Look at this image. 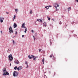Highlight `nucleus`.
<instances>
[{"label":"nucleus","mask_w":78,"mask_h":78,"mask_svg":"<svg viewBox=\"0 0 78 78\" xmlns=\"http://www.w3.org/2000/svg\"><path fill=\"white\" fill-rule=\"evenodd\" d=\"M9 58L10 61H12V59H13V57H12V55L10 54L9 55Z\"/></svg>","instance_id":"f03ea898"},{"label":"nucleus","mask_w":78,"mask_h":78,"mask_svg":"<svg viewBox=\"0 0 78 78\" xmlns=\"http://www.w3.org/2000/svg\"><path fill=\"white\" fill-rule=\"evenodd\" d=\"M31 32H32V33H34V31L33 30H32Z\"/></svg>","instance_id":"bb28decb"},{"label":"nucleus","mask_w":78,"mask_h":78,"mask_svg":"<svg viewBox=\"0 0 78 78\" xmlns=\"http://www.w3.org/2000/svg\"><path fill=\"white\" fill-rule=\"evenodd\" d=\"M62 24V22H61V21H60V22H59V24H60L61 25V24Z\"/></svg>","instance_id":"393cba45"},{"label":"nucleus","mask_w":78,"mask_h":78,"mask_svg":"<svg viewBox=\"0 0 78 78\" xmlns=\"http://www.w3.org/2000/svg\"><path fill=\"white\" fill-rule=\"evenodd\" d=\"M13 27L14 28H16V27H17V24H16V23H14Z\"/></svg>","instance_id":"9b49d317"},{"label":"nucleus","mask_w":78,"mask_h":78,"mask_svg":"<svg viewBox=\"0 0 78 78\" xmlns=\"http://www.w3.org/2000/svg\"><path fill=\"white\" fill-rule=\"evenodd\" d=\"M54 59H55V58H54Z\"/></svg>","instance_id":"e433bc0d"},{"label":"nucleus","mask_w":78,"mask_h":78,"mask_svg":"<svg viewBox=\"0 0 78 78\" xmlns=\"http://www.w3.org/2000/svg\"><path fill=\"white\" fill-rule=\"evenodd\" d=\"M22 69V67L20 66L18 68H17V66H16L14 68V69L15 70H16V69H17L18 70H21Z\"/></svg>","instance_id":"7ed1b4c3"},{"label":"nucleus","mask_w":78,"mask_h":78,"mask_svg":"<svg viewBox=\"0 0 78 78\" xmlns=\"http://www.w3.org/2000/svg\"><path fill=\"white\" fill-rule=\"evenodd\" d=\"M9 33H13V30H12L11 27H10V28H9Z\"/></svg>","instance_id":"39448f33"},{"label":"nucleus","mask_w":78,"mask_h":78,"mask_svg":"<svg viewBox=\"0 0 78 78\" xmlns=\"http://www.w3.org/2000/svg\"><path fill=\"white\" fill-rule=\"evenodd\" d=\"M24 25H25V23H23L21 27L22 28H23L24 27Z\"/></svg>","instance_id":"a211bd4d"},{"label":"nucleus","mask_w":78,"mask_h":78,"mask_svg":"<svg viewBox=\"0 0 78 78\" xmlns=\"http://www.w3.org/2000/svg\"><path fill=\"white\" fill-rule=\"evenodd\" d=\"M15 63H16V64H19V61L17 60H16V61H15Z\"/></svg>","instance_id":"ddd939ff"},{"label":"nucleus","mask_w":78,"mask_h":78,"mask_svg":"<svg viewBox=\"0 0 78 78\" xmlns=\"http://www.w3.org/2000/svg\"><path fill=\"white\" fill-rule=\"evenodd\" d=\"M30 13L32 14V10H30Z\"/></svg>","instance_id":"a878e982"},{"label":"nucleus","mask_w":78,"mask_h":78,"mask_svg":"<svg viewBox=\"0 0 78 78\" xmlns=\"http://www.w3.org/2000/svg\"><path fill=\"white\" fill-rule=\"evenodd\" d=\"M15 11L16 12L17 14V12H18V9H15Z\"/></svg>","instance_id":"f3484780"},{"label":"nucleus","mask_w":78,"mask_h":78,"mask_svg":"<svg viewBox=\"0 0 78 78\" xmlns=\"http://www.w3.org/2000/svg\"><path fill=\"white\" fill-rule=\"evenodd\" d=\"M37 21H38V22H42V20L39 19H37Z\"/></svg>","instance_id":"f8f14e48"},{"label":"nucleus","mask_w":78,"mask_h":78,"mask_svg":"<svg viewBox=\"0 0 78 78\" xmlns=\"http://www.w3.org/2000/svg\"><path fill=\"white\" fill-rule=\"evenodd\" d=\"M33 37H34V40H35V38H34V36H33Z\"/></svg>","instance_id":"f704fd0d"},{"label":"nucleus","mask_w":78,"mask_h":78,"mask_svg":"<svg viewBox=\"0 0 78 78\" xmlns=\"http://www.w3.org/2000/svg\"><path fill=\"white\" fill-rule=\"evenodd\" d=\"M3 20H4V18L3 17H0V22H1V23H2V22H3Z\"/></svg>","instance_id":"0eeeda50"},{"label":"nucleus","mask_w":78,"mask_h":78,"mask_svg":"<svg viewBox=\"0 0 78 78\" xmlns=\"http://www.w3.org/2000/svg\"><path fill=\"white\" fill-rule=\"evenodd\" d=\"M43 25L44 27H47V24L46 23L44 22L43 23Z\"/></svg>","instance_id":"9d476101"},{"label":"nucleus","mask_w":78,"mask_h":78,"mask_svg":"<svg viewBox=\"0 0 78 78\" xmlns=\"http://www.w3.org/2000/svg\"><path fill=\"white\" fill-rule=\"evenodd\" d=\"M51 57H52V55H51L50 56V58H51Z\"/></svg>","instance_id":"7c9ffc66"},{"label":"nucleus","mask_w":78,"mask_h":78,"mask_svg":"<svg viewBox=\"0 0 78 78\" xmlns=\"http://www.w3.org/2000/svg\"><path fill=\"white\" fill-rule=\"evenodd\" d=\"M36 58H37V57L34 58H33V60H34V61H36Z\"/></svg>","instance_id":"4be33fe9"},{"label":"nucleus","mask_w":78,"mask_h":78,"mask_svg":"<svg viewBox=\"0 0 78 78\" xmlns=\"http://www.w3.org/2000/svg\"><path fill=\"white\" fill-rule=\"evenodd\" d=\"M16 15H14V16L13 18V20H14L16 18Z\"/></svg>","instance_id":"aec40b11"},{"label":"nucleus","mask_w":78,"mask_h":78,"mask_svg":"<svg viewBox=\"0 0 78 78\" xmlns=\"http://www.w3.org/2000/svg\"><path fill=\"white\" fill-rule=\"evenodd\" d=\"M25 37V36H24V35L22 36V37Z\"/></svg>","instance_id":"cd10ccee"},{"label":"nucleus","mask_w":78,"mask_h":78,"mask_svg":"<svg viewBox=\"0 0 78 78\" xmlns=\"http://www.w3.org/2000/svg\"><path fill=\"white\" fill-rule=\"evenodd\" d=\"M76 2H78V0H76Z\"/></svg>","instance_id":"72a5a7b5"},{"label":"nucleus","mask_w":78,"mask_h":78,"mask_svg":"<svg viewBox=\"0 0 78 78\" xmlns=\"http://www.w3.org/2000/svg\"><path fill=\"white\" fill-rule=\"evenodd\" d=\"M24 28H25V30L24 31V33H27V29L25 27H24Z\"/></svg>","instance_id":"4468645a"},{"label":"nucleus","mask_w":78,"mask_h":78,"mask_svg":"<svg viewBox=\"0 0 78 78\" xmlns=\"http://www.w3.org/2000/svg\"><path fill=\"white\" fill-rule=\"evenodd\" d=\"M9 13V12H6L7 14H8Z\"/></svg>","instance_id":"2f4dec72"},{"label":"nucleus","mask_w":78,"mask_h":78,"mask_svg":"<svg viewBox=\"0 0 78 78\" xmlns=\"http://www.w3.org/2000/svg\"><path fill=\"white\" fill-rule=\"evenodd\" d=\"M41 50H42V49H39V51L40 53L41 52Z\"/></svg>","instance_id":"5701e85b"},{"label":"nucleus","mask_w":78,"mask_h":78,"mask_svg":"<svg viewBox=\"0 0 78 78\" xmlns=\"http://www.w3.org/2000/svg\"><path fill=\"white\" fill-rule=\"evenodd\" d=\"M10 66H11V63L10 64Z\"/></svg>","instance_id":"c9c22d12"},{"label":"nucleus","mask_w":78,"mask_h":78,"mask_svg":"<svg viewBox=\"0 0 78 78\" xmlns=\"http://www.w3.org/2000/svg\"><path fill=\"white\" fill-rule=\"evenodd\" d=\"M19 75V73L16 71H14L13 73V76H17Z\"/></svg>","instance_id":"20e7f679"},{"label":"nucleus","mask_w":78,"mask_h":78,"mask_svg":"<svg viewBox=\"0 0 78 78\" xmlns=\"http://www.w3.org/2000/svg\"><path fill=\"white\" fill-rule=\"evenodd\" d=\"M55 5H54V6L55 7L57 11V10H58L57 9V7H59V5L58 4H57V3H55Z\"/></svg>","instance_id":"6e6552de"},{"label":"nucleus","mask_w":78,"mask_h":78,"mask_svg":"<svg viewBox=\"0 0 78 78\" xmlns=\"http://www.w3.org/2000/svg\"><path fill=\"white\" fill-rule=\"evenodd\" d=\"M71 7H69V8L68 9V11H70V10Z\"/></svg>","instance_id":"b1692460"},{"label":"nucleus","mask_w":78,"mask_h":78,"mask_svg":"<svg viewBox=\"0 0 78 78\" xmlns=\"http://www.w3.org/2000/svg\"><path fill=\"white\" fill-rule=\"evenodd\" d=\"M47 18L48 20H50V18L49 17L47 16Z\"/></svg>","instance_id":"412c9836"},{"label":"nucleus","mask_w":78,"mask_h":78,"mask_svg":"<svg viewBox=\"0 0 78 78\" xmlns=\"http://www.w3.org/2000/svg\"><path fill=\"white\" fill-rule=\"evenodd\" d=\"M12 42H13V45H14L15 43H16V42L14 41V40L12 41Z\"/></svg>","instance_id":"6ab92c4d"},{"label":"nucleus","mask_w":78,"mask_h":78,"mask_svg":"<svg viewBox=\"0 0 78 78\" xmlns=\"http://www.w3.org/2000/svg\"><path fill=\"white\" fill-rule=\"evenodd\" d=\"M15 34H17V31H16V33Z\"/></svg>","instance_id":"c756f323"},{"label":"nucleus","mask_w":78,"mask_h":78,"mask_svg":"<svg viewBox=\"0 0 78 78\" xmlns=\"http://www.w3.org/2000/svg\"><path fill=\"white\" fill-rule=\"evenodd\" d=\"M34 55H30L28 56V57L29 58V59H32V58H34Z\"/></svg>","instance_id":"423d86ee"},{"label":"nucleus","mask_w":78,"mask_h":78,"mask_svg":"<svg viewBox=\"0 0 78 78\" xmlns=\"http://www.w3.org/2000/svg\"><path fill=\"white\" fill-rule=\"evenodd\" d=\"M27 65V67L26 68L27 69L28 68V63L27 61H26V63H25Z\"/></svg>","instance_id":"dca6fc26"},{"label":"nucleus","mask_w":78,"mask_h":78,"mask_svg":"<svg viewBox=\"0 0 78 78\" xmlns=\"http://www.w3.org/2000/svg\"><path fill=\"white\" fill-rule=\"evenodd\" d=\"M48 7H51V5H49V6H47L45 7V8H46V9L47 10V9H49V7L48 8Z\"/></svg>","instance_id":"1a4fd4ad"},{"label":"nucleus","mask_w":78,"mask_h":78,"mask_svg":"<svg viewBox=\"0 0 78 78\" xmlns=\"http://www.w3.org/2000/svg\"><path fill=\"white\" fill-rule=\"evenodd\" d=\"M44 60H45L44 58H43L42 60V62H43V64H44Z\"/></svg>","instance_id":"2eb2a0df"},{"label":"nucleus","mask_w":78,"mask_h":78,"mask_svg":"<svg viewBox=\"0 0 78 78\" xmlns=\"http://www.w3.org/2000/svg\"><path fill=\"white\" fill-rule=\"evenodd\" d=\"M55 19H52V20H53V21H55Z\"/></svg>","instance_id":"c85d7f7f"},{"label":"nucleus","mask_w":78,"mask_h":78,"mask_svg":"<svg viewBox=\"0 0 78 78\" xmlns=\"http://www.w3.org/2000/svg\"><path fill=\"white\" fill-rule=\"evenodd\" d=\"M2 31H1V34H2Z\"/></svg>","instance_id":"473e14b6"},{"label":"nucleus","mask_w":78,"mask_h":78,"mask_svg":"<svg viewBox=\"0 0 78 78\" xmlns=\"http://www.w3.org/2000/svg\"><path fill=\"white\" fill-rule=\"evenodd\" d=\"M3 73L2 74L3 76L5 75H9V74L8 73L6 70V68H4V69L3 70Z\"/></svg>","instance_id":"f257e3e1"}]
</instances>
